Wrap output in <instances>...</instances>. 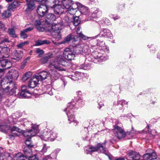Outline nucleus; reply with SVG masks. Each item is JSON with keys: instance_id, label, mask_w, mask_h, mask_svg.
Instances as JSON below:
<instances>
[{"instance_id": "c85d7f7f", "label": "nucleus", "mask_w": 160, "mask_h": 160, "mask_svg": "<svg viewBox=\"0 0 160 160\" xmlns=\"http://www.w3.org/2000/svg\"><path fill=\"white\" fill-rule=\"evenodd\" d=\"M81 29V28L80 27L78 28L76 31V32L77 33V34L78 35V36L80 37H81V38H82V39L84 40H87L89 38H92V39H94L96 38H97L98 36H99V35H98L96 36L95 38L94 37H86L82 33V32L81 31H80V30Z\"/></svg>"}, {"instance_id": "b1692460", "label": "nucleus", "mask_w": 160, "mask_h": 160, "mask_svg": "<svg viewBox=\"0 0 160 160\" xmlns=\"http://www.w3.org/2000/svg\"><path fill=\"white\" fill-rule=\"evenodd\" d=\"M78 7L80 8V12L81 14L87 15L88 16H90L88 15L89 12H88V8L87 7L84 6L79 2H78L77 3L76 7H77V8H78ZM78 10V9H77Z\"/></svg>"}, {"instance_id": "79ce46f5", "label": "nucleus", "mask_w": 160, "mask_h": 160, "mask_svg": "<svg viewBox=\"0 0 160 160\" xmlns=\"http://www.w3.org/2000/svg\"><path fill=\"white\" fill-rule=\"evenodd\" d=\"M47 88H48V89L47 91V92L51 96L53 94V91H54V89H52L51 86L50 85H48Z\"/></svg>"}, {"instance_id": "2eb2a0df", "label": "nucleus", "mask_w": 160, "mask_h": 160, "mask_svg": "<svg viewBox=\"0 0 160 160\" xmlns=\"http://www.w3.org/2000/svg\"><path fill=\"white\" fill-rule=\"evenodd\" d=\"M55 17L54 14L49 13L47 14L45 18V28L46 26H48L49 25H51L52 22L55 20Z\"/></svg>"}, {"instance_id": "338daca9", "label": "nucleus", "mask_w": 160, "mask_h": 160, "mask_svg": "<svg viewBox=\"0 0 160 160\" xmlns=\"http://www.w3.org/2000/svg\"><path fill=\"white\" fill-rule=\"evenodd\" d=\"M27 30L29 32V31H31L33 29V27H29V28H27Z\"/></svg>"}, {"instance_id": "680f3d73", "label": "nucleus", "mask_w": 160, "mask_h": 160, "mask_svg": "<svg viewBox=\"0 0 160 160\" xmlns=\"http://www.w3.org/2000/svg\"><path fill=\"white\" fill-rule=\"evenodd\" d=\"M9 42V40L8 39V38H3L1 41L2 43H5V42Z\"/></svg>"}, {"instance_id": "bb28decb", "label": "nucleus", "mask_w": 160, "mask_h": 160, "mask_svg": "<svg viewBox=\"0 0 160 160\" xmlns=\"http://www.w3.org/2000/svg\"><path fill=\"white\" fill-rule=\"evenodd\" d=\"M82 73L78 72H76L73 75H71L66 76L68 77L72 80L74 81H78L79 79L81 78V74Z\"/></svg>"}, {"instance_id": "bf43d9fd", "label": "nucleus", "mask_w": 160, "mask_h": 160, "mask_svg": "<svg viewBox=\"0 0 160 160\" xmlns=\"http://www.w3.org/2000/svg\"><path fill=\"white\" fill-rule=\"evenodd\" d=\"M43 44V40H38L36 42V45L38 46Z\"/></svg>"}, {"instance_id": "c9c22d12", "label": "nucleus", "mask_w": 160, "mask_h": 160, "mask_svg": "<svg viewBox=\"0 0 160 160\" xmlns=\"http://www.w3.org/2000/svg\"><path fill=\"white\" fill-rule=\"evenodd\" d=\"M128 102L126 101L125 100L122 99L120 100H118L117 102V103H116L115 102H114V104L116 105H121L122 107L124 105H127L128 104Z\"/></svg>"}, {"instance_id": "13d9d810", "label": "nucleus", "mask_w": 160, "mask_h": 160, "mask_svg": "<svg viewBox=\"0 0 160 160\" xmlns=\"http://www.w3.org/2000/svg\"><path fill=\"white\" fill-rule=\"evenodd\" d=\"M21 36L23 38H25L27 37L28 36L25 33L22 31L21 33Z\"/></svg>"}, {"instance_id": "473e14b6", "label": "nucleus", "mask_w": 160, "mask_h": 160, "mask_svg": "<svg viewBox=\"0 0 160 160\" xmlns=\"http://www.w3.org/2000/svg\"><path fill=\"white\" fill-rule=\"evenodd\" d=\"M52 57L53 55L52 54L48 55L41 58L40 59V62L43 64L45 63L48 62V59L51 58Z\"/></svg>"}, {"instance_id": "4d7b16f0", "label": "nucleus", "mask_w": 160, "mask_h": 160, "mask_svg": "<svg viewBox=\"0 0 160 160\" xmlns=\"http://www.w3.org/2000/svg\"><path fill=\"white\" fill-rule=\"evenodd\" d=\"M79 106L81 107L84 105L85 104V102L83 100L80 99L78 100Z\"/></svg>"}, {"instance_id": "39448f33", "label": "nucleus", "mask_w": 160, "mask_h": 160, "mask_svg": "<svg viewBox=\"0 0 160 160\" xmlns=\"http://www.w3.org/2000/svg\"><path fill=\"white\" fill-rule=\"evenodd\" d=\"M38 131V126L34 125L32 126L30 130H26V131L24 132L23 135L28 138V139L26 140L25 142L27 147L30 148L33 146V145L31 141V137L34 136Z\"/></svg>"}, {"instance_id": "de8ad7c7", "label": "nucleus", "mask_w": 160, "mask_h": 160, "mask_svg": "<svg viewBox=\"0 0 160 160\" xmlns=\"http://www.w3.org/2000/svg\"><path fill=\"white\" fill-rule=\"evenodd\" d=\"M143 160H152L150 153H146L143 156ZM141 160H142L141 159Z\"/></svg>"}, {"instance_id": "f8f14e48", "label": "nucleus", "mask_w": 160, "mask_h": 160, "mask_svg": "<svg viewBox=\"0 0 160 160\" xmlns=\"http://www.w3.org/2000/svg\"><path fill=\"white\" fill-rule=\"evenodd\" d=\"M87 46H84L82 44L78 45L75 47L74 46V50L75 53L77 54H83V53L87 52L88 50Z\"/></svg>"}, {"instance_id": "dca6fc26", "label": "nucleus", "mask_w": 160, "mask_h": 160, "mask_svg": "<svg viewBox=\"0 0 160 160\" xmlns=\"http://www.w3.org/2000/svg\"><path fill=\"white\" fill-rule=\"evenodd\" d=\"M23 152L25 154V156H28V160H38L36 155L32 156H29L32 152V150L30 148L28 147H25L23 149ZM43 160H45L44 159Z\"/></svg>"}, {"instance_id": "cd10ccee", "label": "nucleus", "mask_w": 160, "mask_h": 160, "mask_svg": "<svg viewBox=\"0 0 160 160\" xmlns=\"http://www.w3.org/2000/svg\"><path fill=\"white\" fill-rule=\"evenodd\" d=\"M62 17H64L62 19V21L61 24L63 27L64 26L68 25L70 22L72 21L69 19L68 16H66L64 13L61 15Z\"/></svg>"}, {"instance_id": "09e8293b", "label": "nucleus", "mask_w": 160, "mask_h": 160, "mask_svg": "<svg viewBox=\"0 0 160 160\" xmlns=\"http://www.w3.org/2000/svg\"><path fill=\"white\" fill-rule=\"evenodd\" d=\"M8 60H3L0 61L1 66L2 68L5 69L6 65L8 62Z\"/></svg>"}, {"instance_id": "ea45409f", "label": "nucleus", "mask_w": 160, "mask_h": 160, "mask_svg": "<svg viewBox=\"0 0 160 160\" xmlns=\"http://www.w3.org/2000/svg\"><path fill=\"white\" fill-rule=\"evenodd\" d=\"M11 15V14L10 12V11L8 10L3 12L2 14V16L3 18H7L9 17Z\"/></svg>"}, {"instance_id": "8fccbe9b", "label": "nucleus", "mask_w": 160, "mask_h": 160, "mask_svg": "<svg viewBox=\"0 0 160 160\" xmlns=\"http://www.w3.org/2000/svg\"><path fill=\"white\" fill-rule=\"evenodd\" d=\"M5 156L7 157H4L3 160H13L12 158L10 156V153H7L5 154Z\"/></svg>"}, {"instance_id": "a878e982", "label": "nucleus", "mask_w": 160, "mask_h": 160, "mask_svg": "<svg viewBox=\"0 0 160 160\" xmlns=\"http://www.w3.org/2000/svg\"><path fill=\"white\" fill-rule=\"evenodd\" d=\"M8 75L9 76V77L10 79V81H12L13 78H17L19 76V74L17 71L12 69L9 71Z\"/></svg>"}, {"instance_id": "37998d69", "label": "nucleus", "mask_w": 160, "mask_h": 160, "mask_svg": "<svg viewBox=\"0 0 160 160\" xmlns=\"http://www.w3.org/2000/svg\"><path fill=\"white\" fill-rule=\"evenodd\" d=\"M7 48H2L0 47V58H2L4 57L5 52L7 50Z\"/></svg>"}, {"instance_id": "6e6552de", "label": "nucleus", "mask_w": 160, "mask_h": 160, "mask_svg": "<svg viewBox=\"0 0 160 160\" xmlns=\"http://www.w3.org/2000/svg\"><path fill=\"white\" fill-rule=\"evenodd\" d=\"M63 27L61 23H57L49 25L48 26H46L45 29L51 32H54L57 35L58 38H61V35L60 33Z\"/></svg>"}, {"instance_id": "f704fd0d", "label": "nucleus", "mask_w": 160, "mask_h": 160, "mask_svg": "<svg viewBox=\"0 0 160 160\" xmlns=\"http://www.w3.org/2000/svg\"><path fill=\"white\" fill-rule=\"evenodd\" d=\"M32 75V72H28L25 74L22 78V80L25 82L29 78L31 77Z\"/></svg>"}, {"instance_id": "4c0bfd02", "label": "nucleus", "mask_w": 160, "mask_h": 160, "mask_svg": "<svg viewBox=\"0 0 160 160\" xmlns=\"http://www.w3.org/2000/svg\"><path fill=\"white\" fill-rule=\"evenodd\" d=\"M76 38H78L77 36H73L72 35L71 36V35H69L66 37V38L65 39V41L66 42H68L71 40H72L73 42H75L76 41L75 39Z\"/></svg>"}, {"instance_id": "49530a36", "label": "nucleus", "mask_w": 160, "mask_h": 160, "mask_svg": "<svg viewBox=\"0 0 160 160\" xmlns=\"http://www.w3.org/2000/svg\"><path fill=\"white\" fill-rule=\"evenodd\" d=\"M20 5L19 4V2H14L12 4L9 5L8 7V8L10 9H11L12 8H14V6L15 7H17L18 6Z\"/></svg>"}, {"instance_id": "20e7f679", "label": "nucleus", "mask_w": 160, "mask_h": 160, "mask_svg": "<svg viewBox=\"0 0 160 160\" xmlns=\"http://www.w3.org/2000/svg\"><path fill=\"white\" fill-rule=\"evenodd\" d=\"M74 105V102L68 103L67 107L64 110V111L66 112L68 118V120L70 121L69 123L72 122L73 126H76L78 124V122L76 120H74L73 112L77 109Z\"/></svg>"}, {"instance_id": "603ef678", "label": "nucleus", "mask_w": 160, "mask_h": 160, "mask_svg": "<svg viewBox=\"0 0 160 160\" xmlns=\"http://www.w3.org/2000/svg\"><path fill=\"white\" fill-rule=\"evenodd\" d=\"M6 29V28L5 27V25L0 21V32L5 31Z\"/></svg>"}, {"instance_id": "423d86ee", "label": "nucleus", "mask_w": 160, "mask_h": 160, "mask_svg": "<svg viewBox=\"0 0 160 160\" xmlns=\"http://www.w3.org/2000/svg\"><path fill=\"white\" fill-rule=\"evenodd\" d=\"M85 152L88 154L90 152L97 151L98 152L104 153L108 155V151L105 147V142L103 143H98L95 146H89L85 149Z\"/></svg>"}, {"instance_id": "4be33fe9", "label": "nucleus", "mask_w": 160, "mask_h": 160, "mask_svg": "<svg viewBox=\"0 0 160 160\" xmlns=\"http://www.w3.org/2000/svg\"><path fill=\"white\" fill-rule=\"evenodd\" d=\"M23 56V53L21 51H14L12 53V59L18 61L22 58Z\"/></svg>"}, {"instance_id": "f3484780", "label": "nucleus", "mask_w": 160, "mask_h": 160, "mask_svg": "<svg viewBox=\"0 0 160 160\" xmlns=\"http://www.w3.org/2000/svg\"><path fill=\"white\" fill-rule=\"evenodd\" d=\"M48 8L44 4H41L38 7L37 12L40 17H43L47 12Z\"/></svg>"}, {"instance_id": "393cba45", "label": "nucleus", "mask_w": 160, "mask_h": 160, "mask_svg": "<svg viewBox=\"0 0 160 160\" xmlns=\"http://www.w3.org/2000/svg\"><path fill=\"white\" fill-rule=\"evenodd\" d=\"M54 13L57 14L62 15L63 14V12H64L63 8L62 6L58 3H57L53 7Z\"/></svg>"}, {"instance_id": "0eeeda50", "label": "nucleus", "mask_w": 160, "mask_h": 160, "mask_svg": "<svg viewBox=\"0 0 160 160\" xmlns=\"http://www.w3.org/2000/svg\"><path fill=\"white\" fill-rule=\"evenodd\" d=\"M63 6L65 8L67 9L68 14L74 15L77 11V7L75 6L77 5H72V0H63L62 1Z\"/></svg>"}, {"instance_id": "052dcab7", "label": "nucleus", "mask_w": 160, "mask_h": 160, "mask_svg": "<svg viewBox=\"0 0 160 160\" xmlns=\"http://www.w3.org/2000/svg\"><path fill=\"white\" fill-rule=\"evenodd\" d=\"M21 122L22 123H23V124L24 125H27V123L28 122V120L26 119H23L21 121Z\"/></svg>"}, {"instance_id": "f257e3e1", "label": "nucleus", "mask_w": 160, "mask_h": 160, "mask_svg": "<svg viewBox=\"0 0 160 160\" xmlns=\"http://www.w3.org/2000/svg\"><path fill=\"white\" fill-rule=\"evenodd\" d=\"M105 52L103 50H99L98 48H95V50L92 52L90 57L87 58L85 63L82 66L81 68L84 70L89 69L91 67V63H87V61L93 62L95 63L101 62L104 61L108 58V57L103 53Z\"/></svg>"}, {"instance_id": "9d476101", "label": "nucleus", "mask_w": 160, "mask_h": 160, "mask_svg": "<svg viewBox=\"0 0 160 160\" xmlns=\"http://www.w3.org/2000/svg\"><path fill=\"white\" fill-rule=\"evenodd\" d=\"M99 49V50H103L104 52L108 53L109 52V49L107 46L105 45V43L102 40H98V42L96 46H93L92 47V49H95V48Z\"/></svg>"}, {"instance_id": "ddd939ff", "label": "nucleus", "mask_w": 160, "mask_h": 160, "mask_svg": "<svg viewBox=\"0 0 160 160\" xmlns=\"http://www.w3.org/2000/svg\"><path fill=\"white\" fill-rule=\"evenodd\" d=\"M140 155L137 152L130 151L126 156V158L128 160H141Z\"/></svg>"}, {"instance_id": "1a4fd4ad", "label": "nucleus", "mask_w": 160, "mask_h": 160, "mask_svg": "<svg viewBox=\"0 0 160 160\" xmlns=\"http://www.w3.org/2000/svg\"><path fill=\"white\" fill-rule=\"evenodd\" d=\"M56 137V133L50 130H45L43 134L40 136L42 140L48 141H53Z\"/></svg>"}, {"instance_id": "69168bd1", "label": "nucleus", "mask_w": 160, "mask_h": 160, "mask_svg": "<svg viewBox=\"0 0 160 160\" xmlns=\"http://www.w3.org/2000/svg\"><path fill=\"white\" fill-rule=\"evenodd\" d=\"M98 105H99L98 108L100 109L103 106L104 104L102 102H100V103H98Z\"/></svg>"}, {"instance_id": "58836bf2", "label": "nucleus", "mask_w": 160, "mask_h": 160, "mask_svg": "<svg viewBox=\"0 0 160 160\" xmlns=\"http://www.w3.org/2000/svg\"><path fill=\"white\" fill-rule=\"evenodd\" d=\"M8 32L9 34L12 37L15 38L17 36L15 33V30L13 28H9L8 29Z\"/></svg>"}, {"instance_id": "c03bdc74", "label": "nucleus", "mask_w": 160, "mask_h": 160, "mask_svg": "<svg viewBox=\"0 0 160 160\" xmlns=\"http://www.w3.org/2000/svg\"><path fill=\"white\" fill-rule=\"evenodd\" d=\"M98 13H101V12L99 8H96L92 12H89L88 15H90L89 16H90L91 15L94 16L95 15L97 14Z\"/></svg>"}, {"instance_id": "a18cd8bd", "label": "nucleus", "mask_w": 160, "mask_h": 160, "mask_svg": "<svg viewBox=\"0 0 160 160\" xmlns=\"http://www.w3.org/2000/svg\"><path fill=\"white\" fill-rule=\"evenodd\" d=\"M35 52L38 54V57L39 58L41 57L42 55L44 53V51L39 48H36Z\"/></svg>"}, {"instance_id": "7c9ffc66", "label": "nucleus", "mask_w": 160, "mask_h": 160, "mask_svg": "<svg viewBox=\"0 0 160 160\" xmlns=\"http://www.w3.org/2000/svg\"><path fill=\"white\" fill-rule=\"evenodd\" d=\"M101 32L104 37L108 38H111L112 36L110 31L109 29L105 28L103 29L102 31Z\"/></svg>"}, {"instance_id": "7ed1b4c3", "label": "nucleus", "mask_w": 160, "mask_h": 160, "mask_svg": "<svg viewBox=\"0 0 160 160\" xmlns=\"http://www.w3.org/2000/svg\"><path fill=\"white\" fill-rule=\"evenodd\" d=\"M10 78L8 75L3 79L0 76V86L5 90H10L11 94H13L16 92V85L10 81Z\"/></svg>"}, {"instance_id": "2f4dec72", "label": "nucleus", "mask_w": 160, "mask_h": 160, "mask_svg": "<svg viewBox=\"0 0 160 160\" xmlns=\"http://www.w3.org/2000/svg\"><path fill=\"white\" fill-rule=\"evenodd\" d=\"M41 22L39 20H36L35 23V25L37 29L39 32H43L45 28L41 26Z\"/></svg>"}, {"instance_id": "6ab92c4d", "label": "nucleus", "mask_w": 160, "mask_h": 160, "mask_svg": "<svg viewBox=\"0 0 160 160\" xmlns=\"http://www.w3.org/2000/svg\"><path fill=\"white\" fill-rule=\"evenodd\" d=\"M36 76L39 81H43L47 78L50 77V72L46 71H43L40 72Z\"/></svg>"}, {"instance_id": "9b49d317", "label": "nucleus", "mask_w": 160, "mask_h": 160, "mask_svg": "<svg viewBox=\"0 0 160 160\" xmlns=\"http://www.w3.org/2000/svg\"><path fill=\"white\" fill-rule=\"evenodd\" d=\"M114 128L113 132L115 136L117 138L120 139L125 137V132L121 128L117 126H115Z\"/></svg>"}, {"instance_id": "f03ea898", "label": "nucleus", "mask_w": 160, "mask_h": 160, "mask_svg": "<svg viewBox=\"0 0 160 160\" xmlns=\"http://www.w3.org/2000/svg\"><path fill=\"white\" fill-rule=\"evenodd\" d=\"M68 65L67 62L62 57L57 58L56 61L51 62L50 65L51 68L54 69L50 70V77L52 80H56L60 77L61 74L58 71H65L62 67Z\"/></svg>"}, {"instance_id": "5701e85b", "label": "nucleus", "mask_w": 160, "mask_h": 160, "mask_svg": "<svg viewBox=\"0 0 160 160\" xmlns=\"http://www.w3.org/2000/svg\"><path fill=\"white\" fill-rule=\"evenodd\" d=\"M61 0H46L45 5L49 8H52L57 3H59Z\"/></svg>"}, {"instance_id": "a211bd4d", "label": "nucleus", "mask_w": 160, "mask_h": 160, "mask_svg": "<svg viewBox=\"0 0 160 160\" xmlns=\"http://www.w3.org/2000/svg\"><path fill=\"white\" fill-rule=\"evenodd\" d=\"M9 130L12 134L17 136H19L22 134L23 135L24 132L21 129L16 126H13L12 128L10 127Z\"/></svg>"}, {"instance_id": "412c9836", "label": "nucleus", "mask_w": 160, "mask_h": 160, "mask_svg": "<svg viewBox=\"0 0 160 160\" xmlns=\"http://www.w3.org/2000/svg\"><path fill=\"white\" fill-rule=\"evenodd\" d=\"M20 97L22 98H27L31 96V93L27 90L26 86H23L22 87L21 91L20 94Z\"/></svg>"}, {"instance_id": "3c124183", "label": "nucleus", "mask_w": 160, "mask_h": 160, "mask_svg": "<svg viewBox=\"0 0 160 160\" xmlns=\"http://www.w3.org/2000/svg\"><path fill=\"white\" fill-rule=\"evenodd\" d=\"M28 43V41H25L23 42H21L17 45V47L18 48H21L25 45H27Z\"/></svg>"}, {"instance_id": "0e129e2a", "label": "nucleus", "mask_w": 160, "mask_h": 160, "mask_svg": "<svg viewBox=\"0 0 160 160\" xmlns=\"http://www.w3.org/2000/svg\"><path fill=\"white\" fill-rule=\"evenodd\" d=\"M43 44H48L50 43V42L47 40H43Z\"/></svg>"}, {"instance_id": "c756f323", "label": "nucleus", "mask_w": 160, "mask_h": 160, "mask_svg": "<svg viewBox=\"0 0 160 160\" xmlns=\"http://www.w3.org/2000/svg\"><path fill=\"white\" fill-rule=\"evenodd\" d=\"M27 8V11L32 10L35 7L34 0H26Z\"/></svg>"}, {"instance_id": "a19ab883", "label": "nucleus", "mask_w": 160, "mask_h": 160, "mask_svg": "<svg viewBox=\"0 0 160 160\" xmlns=\"http://www.w3.org/2000/svg\"><path fill=\"white\" fill-rule=\"evenodd\" d=\"M30 57H28L24 60L23 62L21 63V68L22 69H23L25 66L27 65V64L30 59Z\"/></svg>"}, {"instance_id": "4468645a", "label": "nucleus", "mask_w": 160, "mask_h": 160, "mask_svg": "<svg viewBox=\"0 0 160 160\" xmlns=\"http://www.w3.org/2000/svg\"><path fill=\"white\" fill-rule=\"evenodd\" d=\"M63 56L65 59L71 60L74 58L75 54L70 49L67 48L65 49L63 52Z\"/></svg>"}, {"instance_id": "72a5a7b5", "label": "nucleus", "mask_w": 160, "mask_h": 160, "mask_svg": "<svg viewBox=\"0 0 160 160\" xmlns=\"http://www.w3.org/2000/svg\"><path fill=\"white\" fill-rule=\"evenodd\" d=\"M10 129V127L9 126L2 125H0V131L5 133L8 132Z\"/></svg>"}, {"instance_id": "aec40b11", "label": "nucleus", "mask_w": 160, "mask_h": 160, "mask_svg": "<svg viewBox=\"0 0 160 160\" xmlns=\"http://www.w3.org/2000/svg\"><path fill=\"white\" fill-rule=\"evenodd\" d=\"M39 81V80L35 75L34 77L31 78L29 81L28 83L29 87L31 88H34L38 84Z\"/></svg>"}, {"instance_id": "774afa93", "label": "nucleus", "mask_w": 160, "mask_h": 160, "mask_svg": "<svg viewBox=\"0 0 160 160\" xmlns=\"http://www.w3.org/2000/svg\"><path fill=\"white\" fill-rule=\"evenodd\" d=\"M9 138L11 140H13L14 139V137L13 135H9Z\"/></svg>"}, {"instance_id": "5fc2aeb1", "label": "nucleus", "mask_w": 160, "mask_h": 160, "mask_svg": "<svg viewBox=\"0 0 160 160\" xmlns=\"http://www.w3.org/2000/svg\"><path fill=\"white\" fill-rule=\"evenodd\" d=\"M12 64L11 62L9 61L8 60V62L5 67V69H7L10 68L12 66Z\"/></svg>"}, {"instance_id": "e2e57ef3", "label": "nucleus", "mask_w": 160, "mask_h": 160, "mask_svg": "<svg viewBox=\"0 0 160 160\" xmlns=\"http://www.w3.org/2000/svg\"><path fill=\"white\" fill-rule=\"evenodd\" d=\"M136 131H135L134 129L133 128H132V131H131V132H127V133H128L129 134H131V133L134 134V133H136Z\"/></svg>"}, {"instance_id": "864d4df0", "label": "nucleus", "mask_w": 160, "mask_h": 160, "mask_svg": "<svg viewBox=\"0 0 160 160\" xmlns=\"http://www.w3.org/2000/svg\"><path fill=\"white\" fill-rule=\"evenodd\" d=\"M48 148H49V147H47L46 144H44L43 145L42 148L41 150V152H42L43 153H44L45 152H46L47 151V149Z\"/></svg>"}, {"instance_id": "6e6d98bb", "label": "nucleus", "mask_w": 160, "mask_h": 160, "mask_svg": "<svg viewBox=\"0 0 160 160\" xmlns=\"http://www.w3.org/2000/svg\"><path fill=\"white\" fill-rule=\"evenodd\" d=\"M150 154L152 160L156 159L157 156L156 153L155 152H153L152 153Z\"/></svg>"}, {"instance_id": "e433bc0d", "label": "nucleus", "mask_w": 160, "mask_h": 160, "mask_svg": "<svg viewBox=\"0 0 160 160\" xmlns=\"http://www.w3.org/2000/svg\"><path fill=\"white\" fill-rule=\"evenodd\" d=\"M73 21L72 23L75 26H78L80 23V21L78 17L73 16Z\"/></svg>"}]
</instances>
